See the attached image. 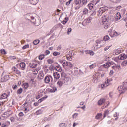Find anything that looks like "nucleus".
<instances>
[{"label": "nucleus", "instance_id": "1", "mask_svg": "<svg viewBox=\"0 0 127 127\" xmlns=\"http://www.w3.org/2000/svg\"><path fill=\"white\" fill-rule=\"evenodd\" d=\"M127 58V55L125 54H121L118 57H116L114 59V61L119 63V60H124Z\"/></svg>", "mask_w": 127, "mask_h": 127}, {"label": "nucleus", "instance_id": "2", "mask_svg": "<svg viewBox=\"0 0 127 127\" xmlns=\"http://www.w3.org/2000/svg\"><path fill=\"white\" fill-rule=\"evenodd\" d=\"M74 2L76 5H78L75 7V10H78V9H80V8L83 6V4L81 5V3H82V0H75Z\"/></svg>", "mask_w": 127, "mask_h": 127}, {"label": "nucleus", "instance_id": "3", "mask_svg": "<svg viewBox=\"0 0 127 127\" xmlns=\"http://www.w3.org/2000/svg\"><path fill=\"white\" fill-rule=\"evenodd\" d=\"M62 80L64 84H65V85H69V84H71V79L70 77H63L62 78Z\"/></svg>", "mask_w": 127, "mask_h": 127}, {"label": "nucleus", "instance_id": "4", "mask_svg": "<svg viewBox=\"0 0 127 127\" xmlns=\"http://www.w3.org/2000/svg\"><path fill=\"white\" fill-rule=\"evenodd\" d=\"M111 17V16L109 17L108 16V15H107L106 14H105L104 15V16L102 17V23H103V24H105V23H106V22H109V21H110V18Z\"/></svg>", "mask_w": 127, "mask_h": 127}, {"label": "nucleus", "instance_id": "5", "mask_svg": "<svg viewBox=\"0 0 127 127\" xmlns=\"http://www.w3.org/2000/svg\"><path fill=\"white\" fill-rule=\"evenodd\" d=\"M10 79V77H9V75H6L1 79V83H5V82H7Z\"/></svg>", "mask_w": 127, "mask_h": 127}, {"label": "nucleus", "instance_id": "6", "mask_svg": "<svg viewBox=\"0 0 127 127\" xmlns=\"http://www.w3.org/2000/svg\"><path fill=\"white\" fill-rule=\"evenodd\" d=\"M57 91L56 87H53L52 89L47 88L45 93H55Z\"/></svg>", "mask_w": 127, "mask_h": 127}, {"label": "nucleus", "instance_id": "7", "mask_svg": "<svg viewBox=\"0 0 127 127\" xmlns=\"http://www.w3.org/2000/svg\"><path fill=\"white\" fill-rule=\"evenodd\" d=\"M30 2V4H32L33 5H36L37 3H38V1L39 0H28Z\"/></svg>", "mask_w": 127, "mask_h": 127}, {"label": "nucleus", "instance_id": "8", "mask_svg": "<svg viewBox=\"0 0 127 127\" xmlns=\"http://www.w3.org/2000/svg\"><path fill=\"white\" fill-rule=\"evenodd\" d=\"M99 78L100 75H98V76H97V75H94L93 76L94 83H98V82L99 81Z\"/></svg>", "mask_w": 127, "mask_h": 127}, {"label": "nucleus", "instance_id": "9", "mask_svg": "<svg viewBox=\"0 0 127 127\" xmlns=\"http://www.w3.org/2000/svg\"><path fill=\"white\" fill-rule=\"evenodd\" d=\"M105 102H106V99L101 98L98 101L97 104L98 106H102V105H103Z\"/></svg>", "mask_w": 127, "mask_h": 127}, {"label": "nucleus", "instance_id": "10", "mask_svg": "<svg viewBox=\"0 0 127 127\" xmlns=\"http://www.w3.org/2000/svg\"><path fill=\"white\" fill-rule=\"evenodd\" d=\"M12 70L13 71V72H14L15 74H17V75H20L21 74V72H20L19 70H18V69L15 67H13L12 68Z\"/></svg>", "mask_w": 127, "mask_h": 127}, {"label": "nucleus", "instance_id": "11", "mask_svg": "<svg viewBox=\"0 0 127 127\" xmlns=\"http://www.w3.org/2000/svg\"><path fill=\"white\" fill-rule=\"evenodd\" d=\"M53 74L54 78L55 79H56V80H58V79L60 78V74H59L58 72H53Z\"/></svg>", "mask_w": 127, "mask_h": 127}, {"label": "nucleus", "instance_id": "12", "mask_svg": "<svg viewBox=\"0 0 127 127\" xmlns=\"http://www.w3.org/2000/svg\"><path fill=\"white\" fill-rule=\"evenodd\" d=\"M55 70H56V71H57V72H61V71H62V68L61 67L60 65H59V64H58L57 65V66H56Z\"/></svg>", "mask_w": 127, "mask_h": 127}, {"label": "nucleus", "instance_id": "13", "mask_svg": "<svg viewBox=\"0 0 127 127\" xmlns=\"http://www.w3.org/2000/svg\"><path fill=\"white\" fill-rule=\"evenodd\" d=\"M86 54H90V55H94L95 53L92 50H86L85 51Z\"/></svg>", "mask_w": 127, "mask_h": 127}, {"label": "nucleus", "instance_id": "14", "mask_svg": "<svg viewBox=\"0 0 127 127\" xmlns=\"http://www.w3.org/2000/svg\"><path fill=\"white\" fill-rule=\"evenodd\" d=\"M71 55H66V58L67 60H69V61H72L73 60V58H72V55H74V53H71Z\"/></svg>", "mask_w": 127, "mask_h": 127}, {"label": "nucleus", "instance_id": "15", "mask_svg": "<svg viewBox=\"0 0 127 127\" xmlns=\"http://www.w3.org/2000/svg\"><path fill=\"white\" fill-rule=\"evenodd\" d=\"M122 52V51L120 49H118L117 50H114L113 52V55H118V54H120Z\"/></svg>", "mask_w": 127, "mask_h": 127}, {"label": "nucleus", "instance_id": "16", "mask_svg": "<svg viewBox=\"0 0 127 127\" xmlns=\"http://www.w3.org/2000/svg\"><path fill=\"white\" fill-rule=\"evenodd\" d=\"M8 97V95L6 94V93H3L0 97V100H3V99H6Z\"/></svg>", "mask_w": 127, "mask_h": 127}, {"label": "nucleus", "instance_id": "17", "mask_svg": "<svg viewBox=\"0 0 127 127\" xmlns=\"http://www.w3.org/2000/svg\"><path fill=\"white\" fill-rule=\"evenodd\" d=\"M44 81L46 84H48L49 82H50V78H49V75H47L45 76L44 79Z\"/></svg>", "mask_w": 127, "mask_h": 127}, {"label": "nucleus", "instance_id": "18", "mask_svg": "<svg viewBox=\"0 0 127 127\" xmlns=\"http://www.w3.org/2000/svg\"><path fill=\"white\" fill-rule=\"evenodd\" d=\"M57 84L58 85L60 88L62 87V85H63L64 84L63 80H62V78H61L60 81H58Z\"/></svg>", "mask_w": 127, "mask_h": 127}, {"label": "nucleus", "instance_id": "19", "mask_svg": "<svg viewBox=\"0 0 127 127\" xmlns=\"http://www.w3.org/2000/svg\"><path fill=\"white\" fill-rule=\"evenodd\" d=\"M25 63L24 62H21L20 64V67H21V68H22V70H25Z\"/></svg>", "mask_w": 127, "mask_h": 127}, {"label": "nucleus", "instance_id": "20", "mask_svg": "<svg viewBox=\"0 0 127 127\" xmlns=\"http://www.w3.org/2000/svg\"><path fill=\"white\" fill-rule=\"evenodd\" d=\"M47 98H48V96L45 95V96H44L42 98H40V99H39L38 101V102L39 103H41V102H43V101H44V100H45V99H47Z\"/></svg>", "mask_w": 127, "mask_h": 127}, {"label": "nucleus", "instance_id": "21", "mask_svg": "<svg viewBox=\"0 0 127 127\" xmlns=\"http://www.w3.org/2000/svg\"><path fill=\"white\" fill-rule=\"evenodd\" d=\"M29 66L30 68H31V69H34V68H36L37 66V64L34 63L30 64Z\"/></svg>", "mask_w": 127, "mask_h": 127}, {"label": "nucleus", "instance_id": "22", "mask_svg": "<svg viewBox=\"0 0 127 127\" xmlns=\"http://www.w3.org/2000/svg\"><path fill=\"white\" fill-rule=\"evenodd\" d=\"M103 116V114L102 113H97L95 116V119L96 120H99V119H101V117Z\"/></svg>", "mask_w": 127, "mask_h": 127}, {"label": "nucleus", "instance_id": "23", "mask_svg": "<svg viewBox=\"0 0 127 127\" xmlns=\"http://www.w3.org/2000/svg\"><path fill=\"white\" fill-rule=\"evenodd\" d=\"M22 92H23V89H22V88H20L17 90V95H20L21 94H22Z\"/></svg>", "mask_w": 127, "mask_h": 127}, {"label": "nucleus", "instance_id": "24", "mask_svg": "<svg viewBox=\"0 0 127 127\" xmlns=\"http://www.w3.org/2000/svg\"><path fill=\"white\" fill-rule=\"evenodd\" d=\"M87 7L88 8H89L90 10H91V9H93V8L94 7V4L93 3L88 4L87 5Z\"/></svg>", "mask_w": 127, "mask_h": 127}, {"label": "nucleus", "instance_id": "25", "mask_svg": "<svg viewBox=\"0 0 127 127\" xmlns=\"http://www.w3.org/2000/svg\"><path fill=\"white\" fill-rule=\"evenodd\" d=\"M108 115H109V110H105L103 114V119L106 118V117H107V116H108Z\"/></svg>", "mask_w": 127, "mask_h": 127}, {"label": "nucleus", "instance_id": "26", "mask_svg": "<svg viewBox=\"0 0 127 127\" xmlns=\"http://www.w3.org/2000/svg\"><path fill=\"white\" fill-rule=\"evenodd\" d=\"M38 77L40 80H42L43 79V77H44V74H43V72H42L40 73H39Z\"/></svg>", "mask_w": 127, "mask_h": 127}, {"label": "nucleus", "instance_id": "27", "mask_svg": "<svg viewBox=\"0 0 127 127\" xmlns=\"http://www.w3.org/2000/svg\"><path fill=\"white\" fill-rule=\"evenodd\" d=\"M44 57H45V55L44 54H42L39 56V60H42L44 59Z\"/></svg>", "mask_w": 127, "mask_h": 127}, {"label": "nucleus", "instance_id": "28", "mask_svg": "<svg viewBox=\"0 0 127 127\" xmlns=\"http://www.w3.org/2000/svg\"><path fill=\"white\" fill-rule=\"evenodd\" d=\"M108 86H109V84H108L107 82H105L104 84H101V87L102 89H103V88H106V87H108Z\"/></svg>", "mask_w": 127, "mask_h": 127}, {"label": "nucleus", "instance_id": "29", "mask_svg": "<svg viewBox=\"0 0 127 127\" xmlns=\"http://www.w3.org/2000/svg\"><path fill=\"white\" fill-rule=\"evenodd\" d=\"M91 14V15L89 16V18H90V19H93V18L92 17V16H93V15H96V13H97V12H96L95 11H90Z\"/></svg>", "mask_w": 127, "mask_h": 127}, {"label": "nucleus", "instance_id": "30", "mask_svg": "<svg viewBox=\"0 0 127 127\" xmlns=\"http://www.w3.org/2000/svg\"><path fill=\"white\" fill-rule=\"evenodd\" d=\"M110 40V37L108 35H106L103 37L104 41H108V40Z\"/></svg>", "mask_w": 127, "mask_h": 127}, {"label": "nucleus", "instance_id": "31", "mask_svg": "<svg viewBox=\"0 0 127 127\" xmlns=\"http://www.w3.org/2000/svg\"><path fill=\"white\" fill-rule=\"evenodd\" d=\"M23 87L24 88V89L26 90V89H27V88L29 87V84H28V83H24L23 84Z\"/></svg>", "mask_w": 127, "mask_h": 127}, {"label": "nucleus", "instance_id": "32", "mask_svg": "<svg viewBox=\"0 0 127 127\" xmlns=\"http://www.w3.org/2000/svg\"><path fill=\"white\" fill-rule=\"evenodd\" d=\"M68 125L66 124L65 123H62L59 124V127H66Z\"/></svg>", "mask_w": 127, "mask_h": 127}, {"label": "nucleus", "instance_id": "33", "mask_svg": "<svg viewBox=\"0 0 127 127\" xmlns=\"http://www.w3.org/2000/svg\"><path fill=\"white\" fill-rule=\"evenodd\" d=\"M67 65H68V62L66 61V60H64L63 64V67H64V68H65V66H67Z\"/></svg>", "mask_w": 127, "mask_h": 127}, {"label": "nucleus", "instance_id": "34", "mask_svg": "<svg viewBox=\"0 0 127 127\" xmlns=\"http://www.w3.org/2000/svg\"><path fill=\"white\" fill-rule=\"evenodd\" d=\"M103 67L105 68H110V64H109V62H107L105 64L103 65Z\"/></svg>", "mask_w": 127, "mask_h": 127}, {"label": "nucleus", "instance_id": "35", "mask_svg": "<svg viewBox=\"0 0 127 127\" xmlns=\"http://www.w3.org/2000/svg\"><path fill=\"white\" fill-rule=\"evenodd\" d=\"M39 42H40V41L39 40H35L33 41V43L34 45H37V44H38Z\"/></svg>", "mask_w": 127, "mask_h": 127}, {"label": "nucleus", "instance_id": "36", "mask_svg": "<svg viewBox=\"0 0 127 127\" xmlns=\"http://www.w3.org/2000/svg\"><path fill=\"white\" fill-rule=\"evenodd\" d=\"M99 10L102 12L103 13H104V12H106V10H107V9H106L105 7H102V8H100Z\"/></svg>", "mask_w": 127, "mask_h": 127}, {"label": "nucleus", "instance_id": "37", "mask_svg": "<svg viewBox=\"0 0 127 127\" xmlns=\"http://www.w3.org/2000/svg\"><path fill=\"white\" fill-rule=\"evenodd\" d=\"M29 17V14H27L25 15V17L26 20H28L30 22H32V21L30 20V19H29L28 17Z\"/></svg>", "mask_w": 127, "mask_h": 127}, {"label": "nucleus", "instance_id": "38", "mask_svg": "<svg viewBox=\"0 0 127 127\" xmlns=\"http://www.w3.org/2000/svg\"><path fill=\"white\" fill-rule=\"evenodd\" d=\"M127 61L124 60L123 62H122L121 65L122 66H127Z\"/></svg>", "mask_w": 127, "mask_h": 127}, {"label": "nucleus", "instance_id": "39", "mask_svg": "<svg viewBox=\"0 0 127 127\" xmlns=\"http://www.w3.org/2000/svg\"><path fill=\"white\" fill-rule=\"evenodd\" d=\"M89 10L86 8L83 9V14H88Z\"/></svg>", "mask_w": 127, "mask_h": 127}, {"label": "nucleus", "instance_id": "40", "mask_svg": "<svg viewBox=\"0 0 127 127\" xmlns=\"http://www.w3.org/2000/svg\"><path fill=\"white\" fill-rule=\"evenodd\" d=\"M96 64H93L92 65L89 66L90 69H94V68H95L96 67Z\"/></svg>", "mask_w": 127, "mask_h": 127}, {"label": "nucleus", "instance_id": "41", "mask_svg": "<svg viewBox=\"0 0 127 127\" xmlns=\"http://www.w3.org/2000/svg\"><path fill=\"white\" fill-rule=\"evenodd\" d=\"M36 114L37 115H40V114H42V110L39 109V110H37V111L36 112Z\"/></svg>", "mask_w": 127, "mask_h": 127}, {"label": "nucleus", "instance_id": "42", "mask_svg": "<svg viewBox=\"0 0 127 127\" xmlns=\"http://www.w3.org/2000/svg\"><path fill=\"white\" fill-rule=\"evenodd\" d=\"M53 56H57V55H60V53L58 52H54L53 53Z\"/></svg>", "mask_w": 127, "mask_h": 127}, {"label": "nucleus", "instance_id": "43", "mask_svg": "<svg viewBox=\"0 0 127 127\" xmlns=\"http://www.w3.org/2000/svg\"><path fill=\"white\" fill-rule=\"evenodd\" d=\"M0 52H1V54H4V55L6 54V51L4 49H1L0 50Z\"/></svg>", "mask_w": 127, "mask_h": 127}, {"label": "nucleus", "instance_id": "44", "mask_svg": "<svg viewBox=\"0 0 127 127\" xmlns=\"http://www.w3.org/2000/svg\"><path fill=\"white\" fill-rule=\"evenodd\" d=\"M57 65H58V63H55L52 64L51 65V66H52V67L53 68H56V66H57Z\"/></svg>", "mask_w": 127, "mask_h": 127}, {"label": "nucleus", "instance_id": "45", "mask_svg": "<svg viewBox=\"0 0 127 127\" xmlns=\"http://www.w3.org/2000/svg\"><path fill=\"white\" fill-rule=\"evenodd\" d=\"M56 27H60V28L62 29V28H63V26L62 25V24H61V23H59L56 25Z\"/></svg>", "mask_w": 127, "mask_h": 127}, {"label": "nucleus", "instance_id": "46", "mask_svg": "<svg viewBox=\"0 0 127 127\" xmlns=\"http://www.w3.org/2000/svg\"><path fill=\"white\" fill-rule=\"evenodd\" d=\"M47 61L49 64H51L53 63V60L51 59H48Z\"/></svg>", "mask_w": 127, "mask_h": 127}, {"label": "nucleus", "instance_id": "47", "mask_svg": "<svg viewBox=\"0 0 127 127\" xmlns=\"http://www.w3.org/2000/svg\"><path fill=\"white\" fill-rule=\"evenodd\" d=\"M108 64H109V66L111 67V66L113 65H115V66L117 65L116 64H115V63H114V62L111 61L110 62H108Z\"/></svg>", "mask_w": 127, "mask_h": 127}, {"label": "nucleus", "instance_id": "48", "mask_svg": "<svg viewBox=\"0 0 127 127\" xmlns=\"http://www.w3.org/2000/svg\"><path fill=\"white\" fill-rule=\"evenodd\" d=\"M103 41V40H101L100 39H98L96 40V43L97 44H101V43H102V42Z\"/></svg>", "mask_w": 127, "mask_h": 127}, {"label": "nucleus", "instance_id": "49", "mask_svg": "<svg viewBox=\"0 0 127 127\" xmlns=\"http://www.w3.org/2000/svg\"><path fill=\"white\" fill-rule=\"evenodd\" d=\"M67 67H69V68H72L73 67V64H72V63L70 62H68V65H67Z\"/></svg>", "mask_w": 127, "mask_h": 127}, {"label": "nucleus", "instance_id": "50", "mask_svg": "<svg viewBox=\"0 0 127 127\" xmlns=\"http://www.w3.org/2000/svg\"><path fill=\"white\" fill-rule=\"evenodd\" d=\"M29 48V45L27 44L24 45L23 47H22V49L24 50V49H26V48Z\"/></svg>", "mask_w": 127, "mask_h": 127}, {"label": "nucleus", "instance_id": "51", "mask_svg": "<svg viewBox=\"0 0 127 127\" xmlns=\"http://www.w3.org/2000/svg\"><path fill=\"white\" fill-rule=\"evenodd\" d=\"M72 32V28H69L67 30V34H70Z\"/></svg>", "mask_w": 127, "mask_h": 127}, {"label": "nucleus", "instance_id": "52", "mask_svg": "<svg viewBox=\"0 0 127 127\" xmlns=\"http://www.w3.org/2000/svg\"><path fill=\"white\" fill-rule=\"evenodd\" d=\"M110 47H112V45H111L109 46L106 47L104 49V51H107V50H108V49H109V48H110Z\"/></svg>", "mask_w": 127, "mask_h": 127}, {"label": "nucleus", "instance_id": "53", "mask_svg": "<svg viewBox=\"0 0 127 127\" xmlns=\"http://www.w3.org/2000/svg\"><path fill=\"white\" fill-rule=\"evenodd\" d=\"M87 2H88V0H82L83 5H84V4H86Z\"/></svg>", "mask_w": 127, "mask_h": 127}, {"label": "nucleus", "instance_id": "54", "mask_svg": "<svg viewBox=\"0 0 127 127\" xmlns=\"http://www.w3.org/2000/svg\"><path fill=\"white\" fill-rule=\"evenodd\" d=\"M59 1L61 4H63L64 2H66V0H59Z\"/></svg>", "mask_w": 127, "mask_h": 127}, {"label": "nucleus", "instance_id": "55", "mask_svg": "<svg viewBox=\"0 0 127 127\" xmlns=\"http://www.w3.org/2000/svg\"><path fill=\"white\" fill-rule=\"evenodd\" d=\"M115 19H116V20L117 21H118V20H119V19H121V18L120 17H119L118 16H115L114 17Z\"/></svg>", "mask_w": 127, "mask_h": 127}, {"label": "nucleus", "instance_id": "56", "mask_svg": "<svg viewBox=\"0 0 127 127\" xmlns=\"http://www.w3.org/2000/svg\"><path fill=\"white\" fill-rule=\"evenodd\" d=\"M72 1L73 0H69L68 2L66 3V5H70V3H71Z\"/></svg>", "mask_w": 127, "mask_h": 127}, {"label": "nucleus", "instance_id": "57", "mask_svg": "<svg viewBox=\"0 0 127 127\" xmlns=\"http://www.w3.org/2000/svg\"><path fill=\"white\" fill-rule=\"evenodd\" d=\"M112 68L113 70H115V71H117V69H118V66H117V65L113 66H112Z\"/></svg>", "mask_w": 127, "mask_h": 127}, {"label": "nucleus", "instance_id": "58", "mask_svg": "<svg viewBox=\"0 0 127 127\" xmlns=\"http://www.w3.org/2000/svg\"><path fill=\"white\" fill-rule=\"evenodd\" d=\"M45 55H48V54H49L50 53V51H49V50H46L45 51Z\"/></svg>", "mask_w": 127, "mask_h": 127}, {"label": "nucleus", "instance_id": "59", "mask_svg": "<svg viewBox=\"0 0 127 127\" xmlns=\"http://www.w3.org/2000/svg\"><path fill=\"white\" fill-rule=\"evenodd\" d=\"M103 13L101 12L100 10L98 11V15L99 16H101Z\"/></svg>", "mask_w": 127, "mask_h": 127}, {"label": "nucleus", "instance_id": "60", "mask_svg": "<svg viewBox=\"0 0 127 127\" xmlns=\"http://www.w3.org/2000/svg\"><path fill=\"white\" fill-rule=\"evenodd\" d=\"M12 88L14 89V90H16L17 88V85H12Z\"/></svg>", "mask_w": 127, "mask_h": 127}, {"label": "nucleus", "instance_id": "61", "mask_svg": "<svg viewBox=\"0 0 127 127\" xmlns=\"http://www.w3.org/2000/svg\"><path fill=\"white\" fill-rule=\"evenodd\" d=\"M113 75H114V71H113V70H112L109 72V75L113 76Z\"/></svg>", "mask_w": 127, "mask_h": 127}, {"label": "nucleus", "instance_id": "62", "mask_svg": "<svg viewBox=\"0 0 127 127\" xmlns=\"http://www.w3.org/2000/svg\"><path fill=\"white\" fill-rule=\"evenodd\" d=\"M10 121L12 122V123H13L15 121V120L14 119V117H11Z\"/></svg>", "mask_w": 127, "mask_h": 127}, {"label": "nucleus", "instance_id": "63", "mask_svg": "<svg viewBox=\"0 0 127 127\" xmlns=\"http://www.w3.org/2000/svg\"><path fill=\"white\" fill-rule=\"evenodd\" d=\"M64 60H59V62H60V63H61V64H62V65H63V63L64 62Z\"/></svg>", "mask_w": 127, "mask_h": 127}, {"label": "nucleus", "instance_id": "64", "mask_svg": "<svg viewBox=\"0 0 127 127\" xmlns=\"http://www.w3.org/2000/svg\"><path fill=\"white\" fill-rule=\"evenodd\" d=\"M19 117H22V116H24V114H23V112H20L19 113Z\"/></svg>", "mask_w": 127, "mask_h": 127}]
</instances>
